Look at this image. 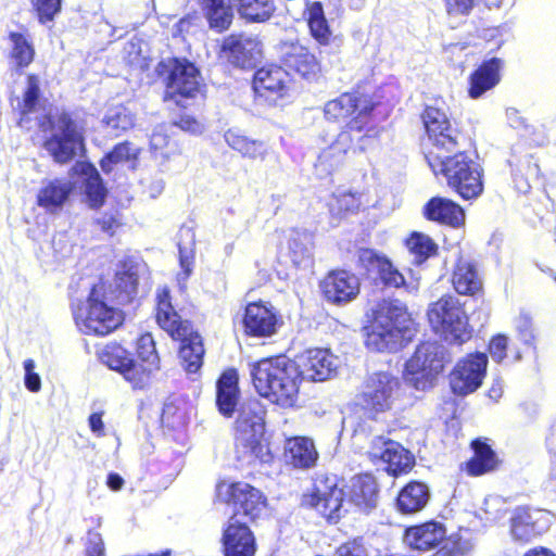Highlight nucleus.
I'll list each match as a JSON object with an SVG mask.
<instances>
[{
	"instance_id": "nucleus-1",
	"label": "nucleus",
	"mask_w": 556,
	"mask_h": 556,
	"mask_svg": "<svg viewBox=\"0 0 556 556\" xmlns=\"http://www.w3.org/2000/svg\"><path fill=\"white\" fill-rule=\"evenodd\" d=\"M251 376L261 396L282 407L295 404L300 378L294 362L282 356L264 358L253 365Z\"/></svg>"
},
{
	"instance_id": "nucleus-2",
	"label": "nucleus",
	"mask_w": 556,
	"mask_h": 556,
	"mask_svg": "<svg viewBox=\"0 0 556 556\" xmlns=\"http://www.w3.org/2000/svg\"><path fill=\"white\" fill-rule=\"evenodd\" d=\"M416 333L414 321L399 300L379 304L366 337L368 349L377 352H395Z\"/></svg>"
},
{
	"instance_id": "nucleus-3",
	"label": "nucleus",
	"mask_w": 556,
	"mask_h": 556,
	"mask_svg": "<svg viewBox=\"0 0 556 556\" xmlns=\"http://www.w3.org/2000/svg\"><path fill=\"white\" fill-rule=\"evenodd\" d=\"M155 320L160 328L166 331L174 340L181 342L179 359L187 372H197L203 363L204 348L201 336L193 332L189 321L182 320L176 312L169 290L159 288L155 296Z\"/></svg>"
},
{
	"instance_id": "nucleus-4",
	"label": "nucleus",
	"mask_w": 556,
	"mask_h": 556,
	"mask_svg": "<svg viewBox=\"0 0 556 556\" xmlns=\"http://www.w3.org/2000/svg\"><path fill=\"white\" fill-rule=\"evenodd\" d=\"M454 154L428 156V164L434 175L442 174L451 188L463 199L478 198L483 191L482 169L465 152L454 151Z\"/></svg>"
},
{
	"instance_id": "nucleus-5",
	"label": "nucleus",
	"mask_w": 556,
	"mask_h": 556,
	"mask_svg": "<svg viewBox=\"0 0 556 556\" xmlns=\"http://www.w3.org/2000/svg\"><path fill=\"white\" fill-rule=\"evenodd\" d=\"M264 432V410L258 402L243 404L236 420L235 447L239 459L252 463H269L271 454L262 442Z\"/></svg>"
},
{
	"instance_id": "nucleus-6",
	"label": "nucleus",
	"mask_w": 556,
	"mask_h": 556,
	"mask_svg": "<svg viewBox=\"0 0 556 556\" xmlns=\"http://www.w3.org/2000/svg\"><path fill=\"white\" fill-rule=\"evenodd\" d=\"M374 106V103L366 97L345 92L325 103L324 116L330 122L348 121L342 130L358 135L356 147L364 151L369 136L361 135V132L368 125Z\"/></svg>"
},
{
	"instance_id": "nucleus-7",
	"label": "nucleus",
	"mask_w": 556,
	"mask_h": 556,
	"mask_svg": "<svg viewBox=\"0 0 556 556\" xmlns=\"http://www.w3.org/2000/svg\"><path fill=\"white\" fill-rule=\"evenodd\" d=\"M428 319L434 332L451 344L460 345L471 338L472 329L468 325V318L454 296H443L431 304Z\"/></svg>"
},
{
	"instance_id": "nucleus-8",
	"label": "nucleus",
	"mask_w": 556,
	"mask_h": 556,
	"mask_svg": "<svg viewBox=\"0 0 556 556\" xmlns=\"http://www.w3.org/2000/svg\"><path fill=\"white\" fill-rule=\"evenodd\" d=\"M445 348L438 342H424L416 348L413 356L406 362L404 381L416 390L425 391L432 387L433 381L444 368Z\"/></svg>"
},
{
	"instance_id": "nucleus-9",
	"label": "nucleus",
	"mask_w": 556,
	"mask_h": 556,
	"mask_svg": "<svg viewBox=\"0 0 556 556\" xmlns=\"http://www.w3.org/2000/svg\"><path fill=\"white\" fill-rule=\"evenodd\" d=\"M73 315L77 327L86 334L105 336L123 323L122 313L100 300L96 286L85 303L73 306Z\"/></svg>"
},
{
	"instance_id": "nucleus-10",
	"label": "nucleus",
	"mask_w": 556,
	"mask_h": 556,
	"mask_svg": "<svg viewBox=\"0 0 556 556\" xmlns=\"http://www.w3.org/2000/svg\"><path fill=\"white\" fill-rule=\"evenodd\" d=\"M45 149L60 164L72 161L84 151V137L70 114L63 112L58 116Z\"/></svg>"
},
{
	"instance_id": "nucleus-11",
	"label": "nucleus",
	"mask_w": 556,
	"mask_h": 556,
	"mask_svg": "<svg viewBox=\"0 0 556 556\" xmlns=\"http://www.w3.org/2000/svg\"><path fill=\"white\" fill-rule=\"evenodd\" d=\"M422 122L429 141L432 148L429 150L428 156L443 155L453 153L460 148V134L456 127L451 124L446 113L438 108L428 106L422 114Z\"/></svg>"
},
{
	"instance_id": "nucleus-12",
	"label": "nucleus",
	"mask_w": 556,
	"mask_h": 556,
	"mask_svg": "<svg viewBox=\"0 0 556 556\" xmlns=\"http://www.w3.org/2000/svg\"><path fill=\"white\" fill-rule=\"evenodd\" d=\"M216 494L219 501L233 505L231 518L242 515L254 520L265 508L266 500L262 492L244 482H222L217 484Z\"/></svg>"
},
{
	"instance_id": "nucleus-13",
	"label": "nucleus",
	"mask_w": 556,
	"mask_h": 556,
	"mask_svg": "<svg viewBox=\"0 0 556 556\" xmlns=\"http://www.w3.org/2000/svg\"><path fill=\"white\" fill-rule=\"evenodd\" d=\"M165 100H173L177 105L185 106L184 101L193 98L199 91V71L187 60L169 61Z\"/></svg>"
},
{
	"instance_id": "nucleus-14",
	"label": "nucleus",
	"mask_w": 556,
	"mask_h": 556,
	"mask_svg": "<svg viewBox=\"0 0 556 556\" xmlns=\"http://www.w3.org/2000/svg\"><path fill=\"white\" fill-rule=\"evenodd\" d=\"M399 389V380L389 372L380 371L370 375L361 394V401L366 409L380 413L391 408L395 393Z\"/></svg>"
},
{
	"instance_id": "nucleus-15",
	"label": "nucleus",
	"mask_w": 556,
	"mask_h": 556,
	"mask_svg": "<svg viewBox=\"0 0 556 556\" xmlns=\"http://www.w3.org/2000/svg\"><path fill=\"white\" fill-rule=\"evenodd\" d=\"M488 356L484 353L470 354L459 361L450 375V384L455 394L467 395L475 392L486 374Z\"/></svg>"
},
{
	"instance_id": "nucleus-16",
	"label": "nucleus",
	"mask_w": 556,
	"mask_h": 556,
	"mask_svg": "<svg viewBox=\"0 0 556 556\" xmlns=\"http://www.w3.org/2000/svg\"><path fill=\"white\" fill-rule=\"evenodd\" d=\"M99 358L110 369L118 371L134 388L142 389L148 383L149 368H143L136 363L119 344H106L101 350Z\"/></svg>"
},
{
	"instance_id": "nucleus-17",
	"label": "nucleus",
	"mask_w": 556,
	"mask_h": 556,
	"mask_svg": "<svg viewBox=\"0 0 556 556\" xmlns=\"http://www.w3.org/2000/svg\"><path fill=\"white\" fill-rule=\"evenodd\" d=\"M299 378L308 381H325L332 378L340 361L329 350L309 349L296 357Z\"/></svg>"
},
{
	"instance_id": "nucleus-18",
	"label": "nucleus",
	"mask_w": 556,
	"mask_h": 556,
	"mask_svg": "<svg viewBox=\"0 0 556 556\" xmlns=\"http://www.w3.org/2000/svg\"><path fill=\"white\" fill-rule=\"evenodd\" d=\"M328 520L337 521L343 507V491L336 476H317L312 494L306 500Z\"/></svg>"
},
{
	"instance_id": "nucleus-19",
	"label": "nucleus",
	"mask_w": 556,
	"mask_h": 556,
	"mask_svg": "<svg viewBox=\"0 0 556 556\" xmlns=\"http://www.w3.org/2000/svg\"><path fill=\"white\" fill-rule=\"evenodd\" d=\"M320 139L327 144L318 154L314 164L315 174L319 178H326L339 169L345 160V155L354 141V135L348 130H341L334 137L328 134L320 135Z\"/></svg>"
},
{
	"instance_id": "nucleus-20",
	"label": "nucleus",
	"mask_w": 556,
	"mask_h": 556,
	"mask_svg": "<svg viewBox=\"0 0 556 556\" xmlns=\"http://www.w3.org/2000/svg\"><path fill=\"white\" fill-rule=\"evenodd\" d=\"M222 52L232 65L252 68L262 58V42L257 36L231 34L224 39Z\"/></svg>"
},
{
	"instance_id": "nucleus-21",
	"label": "nucleus",
	"mask_w": 556,
	"mask_h": 556,
	"mask_svg": "<svg viewBox=\"0 0 556 556\" xmlns=\"http://www.w3.org/2000/svg\"><path fill=\"white\" fill-rule=\"evenodd\" d=\"M368 455L372 460L384 464L386 470L394 476L406 472L414 465V457L407 450L381 435L371 440Z\"/></svg>"
},
{
	"instance_id": "nucleus-22",
	"label": "nucleus",
	"mask_w": 556,
	"mask_h": 556,
	"mask_svg": "<svg viewBox=\"0 0 556 556\" xmlns=\"http://www.w3.org/2000/svg\"><path fill=\"white\" fill-rule=\"evenodd\" d=\"M320 288L327 301L340 305L356 298L359 292V281L353 274L337 270L324 278Z\"/></svg>"
},
{
	"instance_id": "nucleus-23",
	"label": "nucleus",
	"mask_w": 556,
	"mask_h": 556,
	"mask_svg": "<svg viewBox=\"0 0 556 556\" xmlns=\"http://www.w3.org/2000/svg\"><path fill=\"white\" fill-rule=\"evenodd\" d=\"M549 520L545 511L518 507L511 517V534L515 540L528 542L548 529Z\"/></svg>"
},
{
	"instance_id": "nucleus-24",
	"label": "nucleus",
	"mask_w": 556,
	"mask_h": 556,
	"mask_svg": "<svg viewBox=\"0 0 556 556\" xmlns=\"http://www.w3.org/2000/svg\"><path fill=\"white\" fill-rule=\"evenodd\" d=\"M225 556H254L255 539L250 528L239 518H230L223 533Z\"/></svg>"
},
{
	"instance_id": "nucleus-25",
	"label": "nucleus",
	"mask_w": 556,
	"mask_h": 556,
	"mask_svg": "<svg viewBox=\"0 0 556 556\" xmlns=\"http://www.w3.org/2000/svg\"><path fill=\"white\" fill-rule=\"evenodd\" d=\"M279 325V317L273 307L262 303H250L247 305L243 317L247 334L263 338L270 337L276 333Z\"/></svg>"
},
{
	"instance_id": "nucleus-26",
	"label": "nucleus",
	"mask_w": 556,
	"mask_h": 556,
	"mask_svg": "<svg viewBox=\"0 0 556 556\" xmlns=\"http://www.w3.org/2000/svg\"><path fill=\"white\" fill-rule=\"evenodd\" d=\"M446 536L443 523L429 521L405 530L404 543L412 549L427 552L437 548Z\"/></svg>"
},
{
	"instance_id": "nucleus-27",
	"label": "nucleus",
	"mask_w": 556,
	"mask_h": 556,
	"mask_svg": "<svg viewBox=\"0 0 556 556\" xmlns=\"http://www.w3.org/2000/svg\"><path fill=\"white\" fill-rule=\"evenodd\" d=\"M143 265L132 258H127L119 263L114 287L116 299L121 304L130 303L138 293V283Z\"/></svg>"
},
{
	"instance_id": "nucleus-28",
	"label": "nucleus",
	"mask_w": 556,
	"mask_h": 556,
	"mask_svg": "<svg viewBox=\"0 0 556 556\" xmlns=\"http://www.w3.org/2000/svg\"><path fill=\"white\" fill-rule=\"evenodd\" d=\"M502 67L503 61L498 58L484 61L469 77V97L479 99L486 91L493 89L501 80Z\"/></svg>"
},
{
	"instance_id": "nucleus-29",
	"label": "nucleus",
	"mask_w": 556,
	"mask_h": 556,
	"mask_svg": "<svg viewBox=\"0 0 556 556\" xmlns=\"http://www.w3.org/2000/svg\"><path fill=\"white\" fill-rule=\"evenodd\" d=\"M424 216L431 222L459 227L465 222L464 210L450 199L434 197L422 208Z\"/></svg>"
},
{
	"instance_id": "nucleus-30",
	"label": "nucleus",
	"mask_w": 556,
	"mask_h": 556,
	"mask_svg": "<svg viewBox=\"0 0 556 556\" xmlns=\"http://www.w3.org/2000/svg\"><path fill=\"white\" fill-rule=\"evenodd\" d=\"M280 59L285 66L303 77L315 73L317 70L315 55L299 42L282 43L280 47Z\"/></svg>"
},
{
	"instance_id": "nucleus-31",
	"label": "nucleus",
	"mask_w": 556,
	"mask_h": 556,
	"mask_svg": "<svg viewBox=\"0 0 556 556\" xmlns=\"http://www.w3.org/2000/svg\"><path fill=\"white\" fill-rule=\"evenodd\" d=\"M73 191V184L66 179H52L42 184L37 193V204L48 213L63 207Z\"/></svg>"
},
{
	"instance_id": "nucleus-32",
	"label": "nucleus",
	"mask_w": 556,
	"mask_h": 556,
	"mask_svg": "<svg viewBox=\"0 0 556 556\" xmlns=\"http://www.w3.org/2000/svg\"><path fill=\"white\" fill-rule=\"evenodd\" d=\"M515 188L527 193L540 180V167L530 154L513 155L508 161Z\"/></svg>"
},
{
	"instance_id": "nucleus-33",
	"label": "nucleus",
	"mask_w": 556,
	"mask_h": 556,
	"mask_svg": "<svg viewBox=\"0 0 556 556\" xmlns=\"http://www.w3.org/2000/svg\"><path fill=\"white\" fill-rule=\"evenodd\" d=\"M288 73L280 66L260 68L254 76L253 87L261 97L270 94L281 98L286 89Z\"/></svg>"
},
{
	"instance_id": "nucleus-34",
	"label": "nucleus",
	"mask_w": 556,
	"mask_h": 556,
	"mask_svg": "<svg viewBox=\"0 0 556 556\" xmlns=\"http://www.w3.org/2000/svg\"><path fill=\"white\" fill-rule=\"evenodd\" d=\"M216 404L218 410L226 417H230L235 412L238 399V372L235 369H228L219 377L216 386Z\"/></svg>"
},
{
	"instance_id": "nucleus-35",
	"label": "nucleus",
	"mask_w": 556,
	"mask_h": 556,
	"mask_svg": "<svg viewBox=\"0 0 556 556\" xmlns=\"http://www.w3.org/2000/svg\"><path fill=\"white\" fill-rule=\"evenodd\" d=\"M83 176L81 188L90 207H99L106 198V188L97 168L90 163H78L75 166Z\"/></svg>"
},
{
	"instance_id": "nucleus-36",
	"label": "nucleus",
	"mask_w": 556,
	"mask_h": 556,
	"mask_svg": "<svg viewBox=\"0 0 556 556\" xmlns=\"http://www.w3.org/2000/svg\"><path fill=\"white\" fill-rule=\"evenodd\" d=\"M285 450L287 462L295 468H311L318 457L313 441L304 437L288 439Z\"/></svg>"
},
{
	"instance_id": "nucleus-37",
	"label": "nucleus",
	"mask_w": 556,
	"mask_h": 556,
	"mask_svg": "<svg viewBox=\"0 0 556 556\" xmlns=\"http://www.w3.org/2000/svg\"><path fill=\"white\" fill-rule=\"evenodd\" d=\"M289 256L298 266L307 268L314 263V236L306 230H292L289 240Z\"/></svg>"
},
{
	"instance_id": "nucleus-38",
	"label": "nucleus",
	"mask_w": 556,
	"mask_h": 556,
	"mask_svg": "<svg viewBox=\"0 0 556 556\" xmlns=\"http://www.w3.org/2000/svg\"><path fill=\"white\" fill-rule=\"evenodd\" d=\"M430 498V491L427 484L412 481L399 493L396 507L403 514H414L425 508Z\"/></svg>"
},
{
	"instance_id": "nucleus-39",
	"label": "nucleus",
	"mask_w": 556,
	"mask_h": 556,
	"mask_svg": "<svg viewBox=\"0 0 556 556\" xmlns=\"http://www.w3.org/2000/svg\"><path fill=\"white\" fill-rule=\"evenodd\" d=\"M452 283L455 291L464 295H475L482 288V281L475 266L464 258H459L455 266Z\"/></svg>"
},
{
	"instance_id": "nucleus-40",
	"label": "nucleus",
	"mask_w": 556,
	"mask_h": 556,
	"mask_svg": "<svg viewBox=\"0 0 556 556\" xmlns=\"http://www.w3.org/2000/svg\"><path fill=\"white\" fill-rule=\"evenodd\" d=\"M224 138L227 144L243 157L263 160L267 153V147L263 141L249 138L240 129H228Z\"/></svg>"
},
{
	"instance_id": "nucleus-41",
	"label": "nucleus",
	"mask_w": 556,
	"mask_h": 556,
	"mask_svg": "<svg viewBox=\"0 0 556 556\" xmlns=\"http://www.w3.org/2000/svg\"><path fill=\"white\" fill-rule=\"evenodd\" d=\"M351 501L364 511H368L377 506L378 486L372 476L364 475L353 481Z\"/></svg>"
},
{
	"instance_id": "nucleus-42",
	"label": "nucleus",
	"mask_w": 556,
	"mask_h": 556,
	"mask_svg": "<svg viewBox=\"0 0 556 556\" xmlns=\"http://www.w3.org/2000/svg\"><path fill=\"white\" fill-rule=\"evenodd\" d=\"M241 18L250 23L268 21L275 12L273 0H232Z\"/></svg>"
},
{
	"instance_id": "nucleus-43",
	"label": "nucleus",
	"mask_w": 556,
	"mask_h": 556,
	"mask_svg": "<svg viewBox=\"0 0 556 556\" xmlns=\"http://www.w3.org/2000/svg\"><path fill=\"white\" fill-rule=\"evenodd\" d=\"M179 248V264L181 273L177 275L178 283L182 287L193 270L195 255V239L191 228H181Z\"/></svg>"
},
{
	"instance_id": "nucleus-44",
	"label": "nucleus",
	"mask_w": 556,
	"mask_h": 556,
	"mask_svg": "<svg viewBox=\"0 0 556 556\" xmlns=\"http://www.w3.org/2000/svg\"><path fill=\"white\" fill-rule=\"evenodd\" d=\"M473 457L467 463V471L471 476H480L496 466V455L484 442L476 440L472 442Z\"/></svg>"
},
{
	"instance_id": "nucleus-45",
	"label": "nucleus",
	"mask_w": 556,
	"mask_h": 556,
	"mask_svg": "<svg viewBox=\"0 0 556 556\" xmlns=\"http://www.w3.org/2000/svg\"><path fill=\"white\" fill-rule=\"evenodd\" d=\"M202 3L211 28L223 31L230 26L233 13L226 0H202Z\"/></svg>"
},
{
	"instance_id": "nucleus-46",
	"label": "nucleus",
	"mask_w": 556,
	"mask_h": 556,
	"mask_svg": "<svg viewBox=\"0 0 556 556\" xmlns=\"http://www.w3.org/2000/svg\"><path fill=\"white\" fill-rule=\"evenodd\" d=\"M307 22L312 36L320 43L328 45L331 38V30L325 17L320 2H313L307 10Z\"/></svg>"
},
{
	"instance_id": "nucleus-47",
	"label": "nucleus",
	"mask_w": 556,
	"mask_h": 556,
	"mask_svg": "<svg viewBox=\"0 0 556 556\" xmlns=\"http://www.w3.org/2000/svg\"><path fill=\"white\" fill-rule=\"evenodd\" d=\"M406 247L409 253L414 256L415 264H421L430 256L434 255L438 250V245L427 235L420 232H414L406 240Z\"/></svg>"
},
{
	"instance_id": "nucleus-48",
	"label": "nucleus",
	"mask_w": 556,
	"mask_h": 556,
	"mask_svg": "<svg viewBox=\"0 0 556 556\" xmlns=\"http://www.w3.org/2000/svg\"><path fill=\"white\" fill-rule=\"evenodd\" d=\"M9 39L12 43L11 58L18 67L28 66L35 55V49L29 38L21 33H10Z\"/></svg>"
},
{
	"instance_id": "nucleus-49",
	"label": "nucleus",
	"mask_w": 556,
	"mask_h": 556,
	"mask_svg": "<svg viewBox=\"0 0 556 556\" xmlns=\"http://www.w3.org/2000/svg\"><path fill=\"white\" fill-rule=\"evenodd\" d=\"M138 149L129 142H122L106 153L100 162L101 169L109 174L115 166L132 161L137 157Z\"/></svg>"
},
{
	"instance_id": "nucleus-50",
	"label": "nucleus",
	"mask_w": 556,
	"mask_h": 556,
	"mask_svg": "<svg viewBox=\"0 0 556 556\" xmlns=\"http://www.w3.org/2000/svg\"><path fill=\"white\" fill-rule=\"evenodd\" d=\"M104 122L106 127L117 136L119 131L128 130L134 126L135 116L126 106L116 105L108 110Z\"/></svg>"
},
{
	"instance_id": "nucleus-51",
	"label": "nucleus",
	"mask_w": 556,
	"mask_h": 556,
	"mask_svg": "<svg viewBox=\"0 0 556 556\" xmlns=\"http://www.w3.org/2000/svg\"><path fill=\"white\" fill-rule=\"evenodd\" d=\"M137 353L143 364V368H149V375L159 368V355L155 350V342L150 333L142 334L137 341Z\"/></svg>"
},
{
	"instance_id": "nucleus-52",
	"label": "nucleus",
	"mask_w": 556,
	"mask_h": 556,
	"mask_svg": "<svg viewBox=\"0 0 556 556\" xmlns=\"http://www.w3.org/2000/svg\"><path fill=\"white\" fill-rule=\"evenodd\" d=\"M40 98V80L36 75L27 77L26 89L23 94V100L18 102V108L23 115L31 113L36 110Z\"/></svg>"
},
{
	"instance_id": "nucleus-53",
	"label": "nucleus",
	"mask_w": 556,
	"mask_h": 556,
	"mask_svg": "<svg viewBox=\"0 0 556 556\" xmlns=\"http://www.w3.org/2000/svg\"><path fill=\"white\" fill-rule=\"evenodd\" d=\"M515 332L517 340L527 348L535 349V330L532 318L525 313L515 319Z\"/></svg>"
},
{
	"instance_id": "nucleus-54",
	"label": "nucleus",
	"mask_w": 556,
	"mask_h": 556,
	"mask_svg": "<svg viewBox=\"0 0 556 556\" xmlns=\"http://www.w3.org/2000/svg\"><path fill=\"white\" fill-rule=\"evenodd\" d=\"M41 24L52 22L60 13L62 0H30Z\"/></svg>"
},
{
	"instance_id": "nucleus-55",
	"label": "nucleus",
	"mask_w": 556,
	"mask_h": 556,
	"mask_svg": "<svg viewBox=\"0 0 556 556\" xmlns=\"http://www.w3.org/2000/svg\"><path fill=\"white\" fill-rule=\"evenodd\" d=\"M85 556H105L102 535L96 531H88L85 543Z\"/></svg>"
},
{
	"instance_id": "nucleus-56",
	"label": "nucleus",
	"mask_w": 556,
	"mask_h": 556,
	"mask_svg": "<svg viewBox=\"0 0 556 556\" xmlns=\"http://www.w3.org/2000/svg\"><path fill=\"white\" fill-rule=\"evenodd\" d=\"M377 278H379L384 286L394 288L403 286L405 281L403 275L393 267L390 261L387 262L386 267L383 266V270H380Z\"/></svg>"
},
{
	"instance_id": "nucleus-57",
	"label": "nucleus",
	"mask_w": 556,
	"mask_h": 556,
	"mask_svg": "<svg viewBox=\"0 0 556 556\" xmlns=\"http://www.w3.org/2000/svg\"><path fill=\"white\" fill-rule=\"evenodd\" d=\"M334 200L339 211L353 213L361 206V198L356 193L342 192L337 194Z\"/></svg>"
},
{
	"instance_id": "nucleus-58",
	"label": "nucleus",
	"mask_w": 556,
	"mask_h": 556,
	"mask_svg": "<svg viewBox=\"0 0 556 556\" xmlns=\"http://www.w3.org/2000/svg\"><path fill=\"white\" fill-rule=\"evenodd\" d=\"M508 338L503 334L494 337L489 344V352L492 359L501 363L507 355Z\"/></svg>"
},
{
	"instance_id": "nucleus-59",
	"label": "nucleus",
	"mask_w": 556,
	"mask_h": 556,
	"mask_svg": "<svg viewBox=\"0 0 556 556\" xmlns=\"http://www.w3.org/2000/svg\"><path fill=\"white\" fill-rule=\"evenodd\" d=\"M35 362L30 358L24 361L25 370V387L30 392H38L41 388V379L38 374L34 371Z\"/></svg>"
},
{
	"instance_id": "nucleus-60",
	"label": "nucleus",
	"mask_w": 556,
	"mask_h": 556,
	"mask_svg": "<svg viewBox=\"0 0 556 556\" xmlns=\"http://www.w3.org/2000/svg\"><path fill=\"white\" fill-rule=\"evenodd\" d=\"M336 556H368L363 544L357 540L342 544L336 552Z\"/></svg>"
},
{
	"instance_id": "nucleus-61",
	"label": "nucleus",
	"mask_w": 556,
	"mask_h": 556,
	"mask_svg": "<svg viewBox=\"0 0 556 556\" xmlns=\"http://www.w3.org/2000/svg\"><path fill=\"white\" fill-rule=\"evenodd\" d=\"M181 130L189 131L191 134H200L203 130L202 124L191 116H181L179 122L176 124Z\"/></svg>"
},
{
	"instance_id": "nucleus-62",
	"label": "nucleus",
	"mask_w": 556,
	"mask_h": 556,
	"mask_svg": "<svg viewBox=\"0 0 556 556\" xmlns=\"http://www.w3.org/2000/svg\"><path fill=\"white\" fill-rule=\"evenodd\" d=\"M103 413H92L88 418V424L91 432L98 437H104V422L102 420Z\"/></svg>"
},
{
	"instance_id": "nucleus-63",
	"label": "nucleus",
	"mask_w": 556,
	"mask_h": 556,
	"mask_svg": "<svg viewBox=\"0 0 556 556\" xmlns=\"http://www.w3.org/2000/svg\"><path fill=\"white\" fill-rule=\"evenodd\" d=\"M167 142L168 137L166 134H164V126H157L151 135V147L155 150H159L167 146Z\"/></svg>"
},
{
	"instance_id": "nucleus-64",
	"label": "nucleus",
	"mask_w": 556,
	"mask_h": 556,
	"mask_svg": "<svg viewBox=\"0 0 556 556\" xmlns=\"http://www.w3.org/2000/svg\"><path fill=\"white\" fill-rule=\"evenodd\" d=\"M376 256L377 252L371 249H361L358 251V263L366 270V273L372 265V262L376 258Z\"/></svg>"
}]
</instances>
